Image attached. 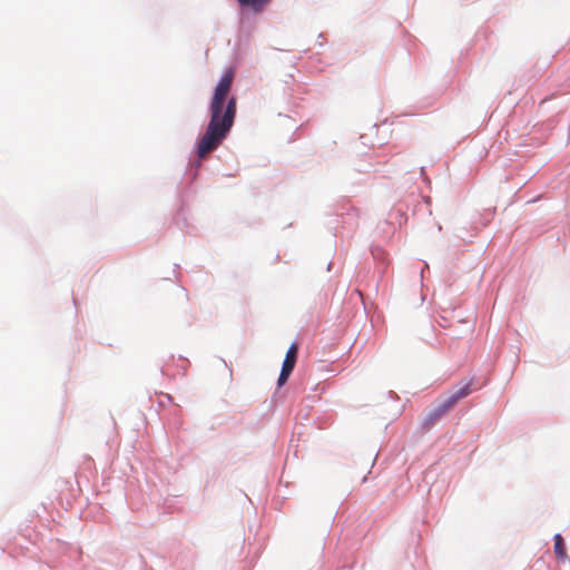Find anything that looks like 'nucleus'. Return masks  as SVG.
Returning <instances> with one entry per match:
<instances>
[{
	"mask_svg": "<svg viewBox=\"0 0 570 570\" xmlns=\"http://www.w3.org/2000/svg\"><path fill=\"white\" fill-rule=\"evenodd\" d=\"M233 80L234 73L229 70L215 87L209 104V122L197 146L199 158H205L210 151L218 148L234 125L237 100L229 96Z\"/></svg>",
	"mask_w": 570,
	"mask_h": 570,
	"instance_id": "1",
	"label": "nucleus"
},
{
	"mask_svg": "<svg viewBox=\"0 0 570 570\" xmlns=\"http://www.w3.org/2000/svg\"><path fill=\"white\" fill-rule=\"evenodd\" d=\"M470 394V384H465L450 395L439 407L431 414V419L436 420L443 416L460 399Z\"/></svg>",
	"mask_w": 570,
	"mask_h": 570,
	"instance_id": "2",
	"label": "nucleus"
},
{
	"mask_svg": "<svg viewBox=\"0 0 570 570\" xmlns=\"http://www.w3.org/2000/svg\"><path fill=\"white\" fill-rule=\"evenodd\" d=\"M297 353H298V346L296 343H293L289 346V348L287 350L283 365H282V371L278 376V385L279 386L283 385L287 381L291 373L293 372L295 364H296Z\"/></svg>",
	"mask_w": 570,
	"mask_h": 570,
	"instance_id": "3",
	"label": "nucleus"
},
{
	"mask_svg": "<svg viewBox=\"0 0 570 570\" xmlns=\"http://www.w3.org/2000/svg\"><path fill=\"white\" fill-rule=\"evenodd\" d=\"M242 7L250 8L254 12H261L272 0H237Z\"/></svg>",
	"mask_w": 570,
	"mask_h": 570,
	"instance_id": "4",
	"label": "nucleus"
},
{
	"mask_svg": "<svg viewBox=\"0 0 570 570\" xmlns=\"http://www.w3.org/2000/svg\"><path fill=\"white\" fill-rule=\"evenodd\" d=\"M553 540H554L553 550H554L556 557L559 560H566L568 558V556H567L563 538L561 537V534L558 533L554 535Z\"/></svg>",
	"mask_w": 570,
	"mask_h": 570,
	"instance_id": "5",
	"label": "nucleus"
}]
</instances>
